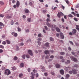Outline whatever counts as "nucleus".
Instances as JSON below:
<instances>
[{
    "label": "nucleus",
    "instance_id": "bb28decb",
    "mask_svg": "<svg viewBox=\"0 0 79 79\" xmlns=\"http://www.w3.org/2000/svg\"><path fill=\"white\" fill-rule=\"evenodd\" d=\"M6 42L7 44H10V41L9 40H6Z\"/></svg>",
    "mask_w": 79,
    "mask_h": 79
},
{
    "label": "nucleus",
    "instance_id": "37998d69",
    "mask_svg": "<svg viewBox=\"0 0 79 79\" xmlns=\"http://www.w3.org/2000/svg\"><path fill=\"white\" fill-rule=\"evenodd\" d=\"M23 19H26V16L25 15H23Z\"/></svg>",
    "mask_w": 79,
    "mask_h": 79
},
{
    "label": "nucleus",
    "instance_id": "338daca9",
    "mask_svg": "<svg viewBox=\"0 0 79 79\" xmlns=\"http://www.w3.org/2000/svg\"><path fill=\"white\" fill-rule=\"evenodd\" d=\"M51 74H52V75H53V76H55V73H54V72H52Z\"/></svg>",
    "mask_w": 79,
    "mask_h": 79
},
{
    "label": "nucleus",
    "instance_id": "4be33fe9",
    "mask_svg": "<svg viewBox=\"0 0 79 79\" xmlns=\"http://www.w3.org/2000/svg\"><path fill=\"white\" fill-rule=\"evenodd\" d=\"M17 29H18V31L19 32H20V31H21V28H19V27H17Z\"/></svg>",
    "mask_w": 79,
    "mask_h": 79
},
{
    "label": "nucleus",
    "instance_id": "dca6fc26",
    "mask_svg": "<svg viewBox=\"0 0 79 79\" xmlns=\"http://www.w3.org/2000/svg\"><path fill=\"white\" fill-rule=\"evenodd\" d=\"M5 18H6V19L10 18V16L8 14H7L5 16Z\"/></svg>",
    "mask_w": 79,
    "mask_h": 79
},
{
    "label": "nucleus",
    "instance_id": "c756f323",
    "mask_svg": "<svg viewBox=\"0 0 79 79\" xmlns=\"http://www.w3.org/2000/svg\"><path fill=\"white\" fill-rule=\"evenodd\" d=\"M60 53L61 55H64L65 54V53L64 52H61Z\"/></svg>",
    "mask_w": 79,
    "mask_h": 79
},
{
    "label": "nucleus",
    "instance_id": "79ce46f5",
    "mask_svg": "<svg viewBox=\"0 0 79 79\" xmlns=\"http://www.w3.org/2000/svg\"><path fill=\"white\" fill-rule=\"evenodd\" d=\"M73 19H74V21H78L77 19L76 18H74Z\"/></svg>",
    "mask_w": 79,
    "mask_h": 79
},
{
    "label": "nucleus",
    "instance_id": "473e14b6",
    "mask_svg": "<svg viewBox=\"0 0 79 79\" xmlns=\"http://www.w3.org/2000/svg\"><path fill=\"white\" fill-rule=\"evenodd\" d=\"M6 41H4L2 42V44H3V45H6Z\"/></svg>",
    "mask_w": 79,
    "mask_h": 79
},
{
    "label": "nucleus",
    "instance_id": "9b49d317",
    "mask_svg": "<svg viewBox=\"0 0 79 79\" xmlns=\"http://www.w3.org/2000/svg\"><path fill=\"white\" fill-rule=\"evenodd\" d=\"M60 73L62 75H63L64 74V70L63 69H61L60 70Z\"/></svg>",
    "mask_w": 79,
    "mask_h": 79
},
{
    "label": "nucleus",
    "instance_id": "603ef678",
    "mask_svg": "<svg viewBox=\"0 0 79 79\" xmlns=\"http://www.w3.org/2000/svg\"><path fill=\"white\" fill-rule=\"evenodd\" d=\"M33 72L35 73H37V71L36 70L34 69V70H33Z\"/></svg>",
    "mask_w": 79,
    "mask_h": 79
},
{
    "label": "nucleus",
    "instance_id": "412c9836",
    "mask_svg": "<svg viewBox=\"0 0 79 79\" xmlns=\"http://www.w3.org/2000/svg\"><path fill=\"white\" fill-rule=\"evenodd\" d=\"M4 4H5V3L1 1H0V5H3Z\"/></svg>",
    "mask_w": 79,
    "mask_h": 79
},
{
    "label": "nucleus",
    "instance_id": "a18cd8bd",
    "mask_svg": "<svg viewBox=\"0 0 79 79\" xmlns=\"http://www.w3.org/2000/svg\"><path fill=\"white\" fill-rule=\"evenodd\" d=\"M13 7H14V8L16 9V7H17V6L16 5H14L13 6Z\"/></svg>",
    "mask_w": 79,
    "mask_h": 79
},
{
    "label": "nucleus",
    "instance_id": "c03bdc74",
    "mask_svg": "<svg viewBox=\"0 0 79 79\" xmlns=\"http://www.w3.org/2000/svg\"><path fill=\"white\" fill-rule=\"evenodd\" d=\"M11 24L12 25H13V24H14V22L13 20H11Z\"/></svg>",
    "mask_w": 79,
    "mask_h": 79
},
{
    "label": "nucleus",
    "instance_id": "09e8293b",
    "mask_svg": "<svg viewBox=\"0 0 79 79\" xmlns=\"http://www.w3.org/2000/svg\"><path fill=\"white\" fill-rule=\"evenodd\" d=\"M16 50L17 51H18L19 50V47L18 46H17L16 49Z\"/></svg>",
    "mask_w": 79,
    "mask_h": 79
},
{
    "label": "nucleus",
    "instance_id": "6e6d98bb",
    "mask_svg": "<svg viewBox=\"0 0 79 79\" xmlns=\"http://www.w3.org/2000/svg\"><path fill=\"white\" fill-rule=\"evenodd\" d=\"M38 40V41L39 42H40V41H41V40H42V39L41 38H38L37 39Z\"/></svg>",
    "mask_w": 79,
    "mask_h": 79
},
{
    "label": "nucleus",
    "instance_id": "20e7f679",
    "mask_svg": "<svg viewBox=\"0 0 79 79\" xmlns=\"http://www.w3.org/2000/svg\"><path fill=\"white\" fill-rule=\"evenodd\" d=\"M46 25L48 26L49 27H51V28H53V25H51L48 23V22H47L46 23Z\"/></svg>",
    "mask_w": 79,
    "mask_h": 79
},
{
    "label": "nucleus",
    "instance_id": "1a4fd4ad",
    "mask_svg": "<svg viewBox=\"0 0 79 79\" xmlns=\"http://www.w3.org/2000/svg\"><path fill=\"white\" fill-rule=\"evenodd\" d=\"M44 53L46 55H48V54H49L50 52L49 51H48V50H46L44 52Z\"/></svg>",
    "mask_w": 79,
    "mask_h": 79
},
{
    "label": "nucleus",
    "instance_id": "2f4dec72",
    "mask_svg": "<svg viewBox=\"0 0 79 79\" xmlns=\"http://www.w3.org/2000/svg\"><path fill=\"white\" fill-rule=\"evenodd\" d=\"M26 56L27 58H30V56H29L28 54H27L26 55Z\"/></svg>",
    "mask_w": 79,
    "mask_h": 79
},
{
    "label": "nucleus",
    "instance_id": "72a5a7b5",
    "mask_svg": "<svg viewBox=\"0 0 79 79\" xmlns=\"http://www.w3.org/2000/svg\"><path fill=\"white\" fill-rule=\"evenodd\" d=\"M69 17H70V18H73V16L71 14H69V15H68Z\"/></svg>",
    "mask_w": 79,
    "mask_h": 79
},
{
    "label": "nucleus",
    "instance_id": "bf43d9fd",
    "mask_svg": "<svg viewBox=\"0 0 79 79\" xmlns=\"http://www.w3.org/2000/svg\"><path fill=\"white\" fill-rule=\"evenodd\" d=\"M0 17H2V18H3V17H4V15L2 14H0Z\"/></svg>",
    "mask_w": 79,
    "mask_h": 79
},
{
    "label": "nucleus",
    "instance_id": "aec40b11",
    "mask_svg": "<svg viewBox=\"0 0 79 79\" xmlns=\"http://www.w3.org/2000/svg\"><path fill=\"white\" fill-rule=\"evenodd\" d=\"M65 2L67 4L69 5L70 3L69 2L68 0H65Z\"/></svg>",
    "mask_w": 79,
    "mask_h": 79
},
{
    "label": "nucleus",
    "instance_id": "cd10ccee",
    "mask_svg": "<svg viewBox=\"0 0 79 79\" xmlns=\"http://www.w3.org/2000/svg\"><path fill=\"white\" fill-rule=\"evenodd\" d=\"M14 60H15V61L16 60H18V57H17L16 56H14Z\"/></svg>",
    "mask_w": 79,
    "mask_h": 79
},
{
    "label": "nucleus",
    "instance_id": "f704fd0d",
    "mask_svg": "<svg viewBox=\"0 0 79 79\" xmlns=\"http://www.w3.org/2000/svg\"><path fill=\"white\" fill-rule=\"evenodd\" d=\"M0 26H5V25L3 24L2 22H0Z\"/></svg>",
    "mask_w": 79,
    "mask_h": 79
},
{
    "label": "nucleus",
    "instance_id": "4c0bfd02",
    "mask_svg": "<svg viewBox=\"0 0 79 79\" xmlns=\"http://www.w3.org/2000/svg\"><path fill=\"white\" fill-rule=\"evenodd\" d=\"M45 58L48 60V59L49 58V56L47 55L45 56Z\"/></svg>",
    "mask_w": 79,
    "mask_h": 79
},
{
    "label": "nucleus",
    "instance_id": "393cba45",
    "mask_svg": "<svg viewBox=\"0 0 79 79\" xmlns=\"http://www.w3.org/2000/svg\"><path fill=\"white\" fill-rule=\"evenodd\" d=\"M50 40L51 41H52V42H53V41H54V39H53L52 38V37H50Z\"/></svg>",
    "mask_w": 79,
    "mask_h": 79
},
{
    "label": "nucleus",
    "instance_id": "7c9ffc66",
    "mask_svg": "<svg viewBox=\"0 0 79 79\" xmlns=\"http://www.w3.org/2000/svg\"><path fill=\"white\" fill-rule=\"evenodd\" d=\"M46 21H47V23H48L49 22H50V18H47Z\"/></svg>",
    "mask_w": 79,
    "mask_h": 79
},
{
    "label": "nucleus",
    "instance_id": "c9c22d12",
    "mask_svg": "<svg viewBox=\"0 0 79 79\" xmlns=\"http://www.w3.org/2000/svg\"><path fill=\"white\" fill-rule=\"evenodd\" d=\"M0 48H1L3 49V48H4V46L2 45H0Z\"/></svg>",
    "mask_w": 79,
    "mask_h": 79
},
{
    "label": "nucleus",
    "instance_id": "423d86ee",
    "mask_svg": "<svg viewBox=\"0 0 79 79\" xmlns=\"http://www.w3.org/2000/svg\"><path fill=\"white\" fill-rule=\"evenodd\" d=\"M60 38L62 39H63L64 38V36L63 35V33L60 32Z\"/></svg>",
    "mask_w": 79,
    "mask_h": 79
},
{
    "label": "nucleus",
    "instance_id": "13d9d810",
    "mask_svg": "<svg viewBox=\"0 0 79 79\" xmlns=\"http://www.w3.org/2000/svg\"><path fill=\"white\" fill-rule=\"evenodd\" d=\"M12 3L13 4L15 3V0H12Z\"/></svg>",
    "mask_w": 79,
    "mask_h": 79
},
{
    "label": "nucleus",
    "instance_id": "39448f33",
    "mask_svg": "<svg viewBox=\"0 0 79 79\" xmlns=\"http://www.w3.org/2000/svg\"><path fill=\"white\" fill-rule=\"evenodd\" d=\"M28 53L29 54L31 55V56H32L33 55V53L32 52V50H29L28 51Z\"/></svg>",
    "mask_w": 79,
    "mask_h": 79
},
{
    "label": "nucleus",
    "instance_id": "774afa93",
    "mask_svg": "<svg viewBox=\"0 0 79 79\" xmlns=\"http://www.w3.org/2000/svg\"><path fill=\"white\" fill-rule=\"evenodd\" d=\"M54 51L53 50H49V52H51V53H53Z\"/></svg>",
    "mask_w": 79,
    "mask_h": 79
},
{
    "label": "nucleus",
    "instance_id": "49530a36",
    "mask_svg": "<svg viewBox=\"0 0 79 79\" xmlns=\"http://www.w3.org/2000/svg\"><path fill=\"white\" fill-rule=\"evenodd\" d=\"M27 71L28 72H31V68H28L27 69Z\"/></svg>",
    "mask_w": 79,
    "mask_h": 79
},
{
    "label": "nucleus",
    "instance_id": "a19ab883",
    "mask_svg": "<svg viewBox=\"0 0 79 79\" xmlns=\"http://www.w3.org/2000/svg\"><path fill=\"white\" fill-rule=\"evenodd\" d=\"M74 67H76V68H78L79 67V66H78V65L77 64H75L74 65Z\"/></svg>",
    "mask_w": 79,
    "mask_h": 79
},
{
    "label": "nucleus",
    "instance_id": "4d7b16f0",
    "mask_svg": "<svg viewBox=\"0 0 79 79\" xmlns=\"http://www.w3.org/2000/svg\"><path fill=\"white\" fill-rule=\"evenodd\" d=\"M72 73H73V71H69V74H72Z\"/></svg>",
    "mask_w": 79,
    "mask_h": 79
},
{
    "label": "nucleus",
    "instance_id": "c85d7f7f",
    "mask_svg": "<svg viewBox=\"0 0 79 79\" xmlns=\"http://www.w3.org/2000/svg\"><path fill=\"white\" fill-rule=\"evenodd\" d=\"M25 57H26V55L24 54L22 55V58H23V59L24 60L25 59Z\"/></svg>",
    "mask_w": 79,
    "mask_h": 79
},
{
    "label": "nucleus",
    "instance_id": "f8f14e48",
    "mask_svg": "<svg viewBox=\"0 0 79 79\" xmlns=\"http://www.w3.org/2000/svg\"><path fill=\"white\" fill-rule=\"evenodd\" d=\"M56 68H60V65L58 64H56Z\"/></svg>",
    "mask_w": 79,
    "mask_h": 79
},
{
    "label": "nucleus",
    "instance_id": "052dcab7",
    "mask_svg": "<svg viewBox=\"0 0 79 79\" xmlns=\"http://www.w3.org/2000/svg\"><path fill=\"white\" fill-rule=\"evenodd\" d=\"M3 51L2 49H0V53H3Z\"/></svg>",
    "mask_w": 79,
    "mask_h": 79
},
{
    "label": "nucleus",
    "instance_id": "4468645a",
    "mask_svg": "<svg viewBox=\"0 0 79 79\" xmlns=\"http://www.w3.org/2000/svg\"><path fill=\"white\" fill-rule=\"evenodd\" d=\"M25 12L27 14H28V13H29V12H30L29 10L28 9H25Z\"/></svg>",
    "mask_w": 79,
    "mask_h": 79
},
{
    "label": "nucleus",
    "instance_id": "69168bd1",
    "mask_svg": "<svg viewBox=\"0 0 79 79\" xmlns=\"http://www.w3.org/2000/svg\"><path fill=\"white\" fill-rule=\"evenodd\" d=\"M31 79H34V77L33 76H31Z\"/></svg>",
    "mask_w": 79,
    "mask_h": 79
},
{
    "label": "nucleus",
    "instance_id": "f3484780",
    "mask_svg": "<svg viewBox=\"0 0 79 79\" xmlns=\"http://www.w3.org/2000/svg\"><path fill=\"white\" fill-rule=\"evenodd\" d=\"M56 30L58 32H60V29H59V28L58 27L56 28Z\"/></svg>",
    "mask_w": 79,
    "mask_h": 79
},
{
    "label": "nucleus",
    "instance_id": "ea45409f",
    "mask_svg": "<svg viewBox=\"0 0 79 79\" xmlns=\"http://www.w3.org/2000/svg\"><path fill=\"white\" fill-rule=\"evenodd\" d=\"M42 36V34L41 33H40L38 34V36L39 37H40Z\"/></svg>",
    "mask_w": 79,
    "mask_h": 79
},
{
    "label": "nucleus",
    "instance_id": "7ed1b4c3",
    "mask_svg": "<svg viewBox=\"0 0 79 79\" xmlns=\"http://www.w3.org/2000/svg\"><path fill=\"white\" fill-rule=\"evenodd\" d=\"M61 16H64V14L62 12L59 13L57 14V16L59 18H60V17H61Z\"/></svg>",
    "mask_w": 79,
    "mask_h": 79
},
{
    "label": "nucleus",
    "instance_id": "58836bf2",
    "mask_svg": "<svg viewBox=\"0 0 79 79\" xmlns=\"http://www.w3.org/2000/svg\"><path fill=\"white\" fill-rule=\"evenodd\" d=\"M65 77L66 78H68L69 77V75L67 74L66 75Z\"/></svg>",
    "mask_w": 79,
    "mask_h": 79
},
{
    "label": "nucleus",
    "instance_id": "ddd939ff",
    "mask_svg": "<svg viewBox=\"0 0 79 79\" xmlns=\"http://www.w3.org/2000/svg\"><path fill=\"white\" fill-rule=\"evenodd\" d=\"M45 46L47 47H49V43L48 42H47L45 43L44 44Z\"/></svg>",
    "mask_w": 79,
    "mask_h": 79
},
{
    "label": "nucleus",
    "instance_id": "de8ad7c7",
    "mask_svg": "<svg viewBox=\"0 0 79 79\" xmlns=\"http://www.w3.org/2000/svg\"><path fill=\"white\" fill-rule=\"evenodd\" d=\"M50 58L53 59L54 58V56H53V55H52L50 56Z\"/></svg>",
    "mask_w": 79,
    "mask_h": 79
},
{
    "label": "nucleus",
    "instance_id": "b1692460",
    "mask_svg": "<svg viewBox=\"0 0 79 79\" xmlns=\"http://www.w3.org/2000/svg\"><path fill=\"white\" fill-rule=\"evenodd\" d=\"M23 74L22 73H21L19 75V77H23Z\"/></svg>",
    "mask_w": 79,
    "mask_h": 79
},
{
    "label": "nucleus",
    "instance_id": "e433bc0d",
    "mask_svg": "<svg viewBox=\"0 0 79 79\" xmlns=\"http://www.w3.org/2000/svg\"><path fill=\"white\" fill-rule=\"evenodd\" d=\"M12 69V70H16V67H13Z\"/></svg>",
    "mask_w": 79,
    "mask_h": 79
},
{
    "label": "nucleus",
    "instance_id": "f257e3e1",
    "mask_svg": "<svg viewBox=\"0 0 79 79\" xmlns=\"http://www.w3.org/2000/svg\"><path fill=\"white\" fill-rule=\"evenodd\" d=\"M5 74L7 75V76H8L9 74H11V72H10V71L8 69H7L5 70Z\"/></svg>",
    "mask_w": 79,
    "mask_h": 79
},
{
    "label": "nucleus",
    "instance_id": "9d476101",
    "mask_svg": "<svg viewBox=\"0 0 79 79\" xmlns=\"http://www.w3.org/2000/svg\"><path fill=\"white\" fill-rule=\"evenodd\" d=\"M72 72L73 73V74H77V72L76 71V70L75 69L72 70Z\"/></svg>",
    "mask_w": 79,
    "mask_h": 79
},
{
    "label": "nucleus",
    "instance_id": "864d4df0",
    "mask_svg": "<svg viewBox=\"0 0 79 79\" xmlns=\"http://www.w3.org/2000/svg\"><path fill=\"white\" fill-rule=\"evenodd\" d=\"M41 69H45V67L43 66H41Z\"/></svg>",
    "mask_w": 79,
    "mask_h": 79
},
{
    "label": "nucleus",
    "instance_id": "0e129e2a",
    "mask_svg": "<svg viewBox=\"0 0 79 79\" xmlns=\"http://www.w3.org/2000/svg\"><path fill=\"white\" fill-rule=\"evenodd\" d=\"M44 75L46 76H48V74H47V73H44Z\"/></svg>",
    "mask_w": 79,
    "mask_h": 79
},
{
    "label": "nucleus",
    "instance_id": "8fccbe9b",
    "mask_svg": "<svg viewBox=\"0 0 79 79\" xmlns=\"http://www.w3.org/2000/svg\"><path fill=\"white\" fill-rule=\"evenodd\" d=\"M38 44L39 45H41V42H40V41H38Z\"/></svg>",
    "mask_w": 79,
    "mask_h": 79
},
{
    "label": "nucleus",
    "instance_id": "a878e982",
    "mask_svg": "<svg viewBox=\"0 0 79 79\" xmlns=\"http://www.w3.org/2000/svg\"><path fill=\"white\" fill-rule=\"evenodd\" d=\"M27 21L28 22H31V19L30 18H28L27 19Z\"/></svg>",
    "mask_w": 79,
    "mask_h": 79
},
{
    "label": "nucleus",
    "instance_id": "5701e85b",
    "mask_svg": "<svg viewBox=\"0 0 79 79\" xmlns=\"http://www.w3.org/2000/svg\"><path fill=\"white\" fill-rule=\"evenodd\" d=\"M69 69V67H66L64 68V70L65 71H68Z\"/></svg>",
    "mask_w": 79,
    "mask_h": 79
},
{
    "label": "nucleus",
    "instance_id": "680f3d73",
    "mask_svg": "<svg viewBox=\"0 0 79 79\" xmlns=\"http://www.w3.org/2000/svg\"><path fill=\"white\" fill-rule=\"evenodd\" d=\"M61 21L63 22V23H64V19L63 18H62L61 19Z\"/></svg>",
    "mask_w": 79,
    "mask_h": 79
},
{
    "label": "nucleus",
    "instance_id": "2eb2a0df",
    "mask_svg": "<svg viewBox=\"0 0 79 79\" xmlns=\"http://www.w3.org/2000/svg\"><path fill=\"white\" fill-rule=\"evenodd\" d=\"M73 34H76V33L77 32L76 30L75 29H74L73 30V31H72Z\"/></svg>",
    "mask_w": 79,
    "mask_h": 79
},
{
    "label": "nucleus",
    "instance_id": "6e6552de",
    "mask_svg": "<svg viewBox=\"0 0 79 79\" xmlns=\"http://www.w3.org/2000/svg\"><path fill=\"white\" fill-rule=\"evenodd\" d=\"M12 35H14L15 37H17L18 36V34L16 33H14V32L11 33Z\"/></svg>",
    "mask_w": 79,
    "mask_h": 79
},
{
    "label": "nucleus",
    "instance_id": "6ab92c4d",
    "mask_svg": "<svg viewBox=\"0 0 79 79\" xmlns=\"http://www.w3.org/2000/svg\"><path fill=\"white\" fill-rule=\"evenodd\" d=\"M20 67H21V68H23V67H24V63H21L20 65Z\"/></svg>",
    "mask_w": 79,
    "mask_h": 79
},
{
    "label": "nucleus",
    "instance_id": "5fc2aeb1",
    "mask_svg": "<svg viewBox=\"0 0 79 79\" xmlns=\"http://www.w3.org/2000/svg\"><path fill=\"white\" fill-rule=\"evenodd\" d=\"M26 33L27 32H29V29H27L25 30Z\"/></svg>",
    "mask_w": 79,
    "mask_h": 79
},
{
    "label": "nucleus",
    "instance_id": "f03ea898",
    "mask_svg": "<svg viewBox=\"0 0 79 79\" xmlns=\"http://www.w3.org/2000/svg\"><path fill=\"white\" fill-rule=\"evenodd\" d=\"M70 58L72 60H73L74 62H77V59L76 58H74L73 56H70Z\"/></svg>",
    "mask_w": 79,
    "mask_h": 79
},
{
    "label": "nucleus",
    "instance_id": "3c124183",
    "mask_svg": "<svg viewBox=\"0 0 79 79\" xmlns=\"http://www.w3.org/2000/svg\"><path fill=\"white\" fill-rule=\"evenodd\" d=\"M76 7L77 8H79V4H77V6H76Z\"/></svg>",
    "mask_w": 79,
    "mask_h": 79
},
{
    "label": "nucleus",
    "instance_id": "e2e57ef3",
    "mask_svg": "<svg viewBox=\"0 0 79 79\" xmlns=\"http://www.w3.org/2000/svg\"><path fill=\"white\" fill-rule=\"evenodd\" d=\"M39 1L41 2V3H43L44 2V0H39Z\"/></svg>",
    "mask_w": 79,
    "mask_h": 79
},
{
    "label": "nucleus",
    "instance_id": "a211bd4d",
    "mask_svg": "<svg viewBox=\"0 0 79 79\" xmlns=\"http://www.w3.org/2000/svg\"><path fill=\"white\" fill-rule=\"evenodd\" d=\"M76 29L77 30V31L79 32V25H76Z\"/></svg>",
    "mask_w": 79,
    "mask_h": 79
},
{
    "label": "nucleus",
    "instance_id": "0eeeda50",
    "mask_svg": "<svg viewBox=\"0 0 79 79\" xmlns=\"http://www.w3.org/2000/svg\"><path fill=\"white\" fill-rule=\"evenodd\" d=\"M16 5L17 6V8H19V5H20V2H19V1H17Z\"/></svg>",
    "mask_w": 79,
    "mask_h": 79
}]
</instances>
